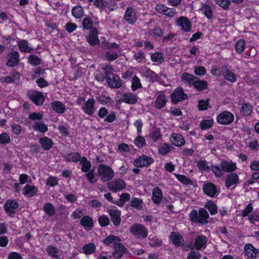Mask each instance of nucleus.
I'll list each match as a JSON object with an SVG mask.
<instances>
[{"label":"nucleus","mask_w":259,"mask_h":259,"mask_svg":"<svg viewBox=\"0 0 259 259\" xmlns=\"http://www.w3.org/2000/svg\"><path fill=\"white\" fill-rule=\"evenodd\" d=\"M97 176L102 182H109L114 177V171L111 167L101 164L98 166Z\"/></svg>","instance_id":"nucleus-1"},{"label":"nucleus","mask_w":259,"mask_h":259,"mask_svg":"<svg viewBox=\"0 0 259 259\" xmlns=\"http://www.w3.org/2000/svg\"><path fill=\"white\" fill-rule=\"evenodd\" d=\"M191 220L195 223L200 224H206L207 223V219L209 218V214L207 211L203 208H200L198 212L193 209L189 214Z\"/></svg>","instance_id":"nucleus-2"},{"label":"nucleus","mask_w":259,"mask_h":259,"mask_svg":"<svg viewBox=\"0 0 259 259\" xmlns=\"http://www.w3.org/2000/svg\"><path fill=\"white\" fill-rule=\"evenodd\" d=\"M131 234L138 239H145L148 234V229L142 224H134L130 228Z\"/></svg>","instance_id":"nucleus-3"},{"label":"nucleus","mask_w":259,"mask_h":259,"mask_svg":"<svg viewBox=\"0 0 259 259\" xmlns=\"http://www.w3.org/2000/svg\"><path fill=\"white\" fill-rule=\"evenodd\" d=\"M203 193L210 198L214 197L220 193L219 189L211 182L204 183L202 187Z\"/></svg>","instance_id":"nucleus-4"},{"label":"nucleus","mask_w":259,"mask_h":259,"mask_svg":"<svg viewBox=\"0 0 259 259\" xmlns=\"http://www.w3.org/2000/svg\"><path fill=\"white\" fill-rule=\"evenodd\" d=\"M234 120V115L227 111L221 112L217 117V122L222 125H229L232 123Z\"/></svg>","instance_id":"nucleus-5"},{"label":"nucleus","mask_w":259,"mask_h":259,"mask_svg":"<svg viewBox=\"0 0 259 259\" xmlns=\"http://www.w3.org/2000/svg\"><path fill=\"white\" fill-rule=\"evenodd\" d=\"M107 186L109 190L116 192L124 189L126 184L124 181L122 179H115L108 183Z\"/></svg>","instance_id":"nucleus-6"},{"label":"nucleus","mask_w":259,"mask_h":259,"mask_svg":"<svg viewBox=\"0 0 259 259\" xmlns=\"http://www.w3.org/2000/svg\"><path fill=\"white\" fill-rule=\"evenodd\" d=\"M153 162L154 160L152 157L143 155L134 160L133 164L136 167H142L148 166Z\"/></svg>","instance_id":"nucleus-7"},{"label":"nucleus","mask_w":259,"mask_h":259,"mask_svg":"<svg viewBox=\"0 0 259 259\" xmlns=\"http://www.w3.org/2000/svg\"><path fill=\"white\" fill-rule=\"evenodd\" d=\"M18 206L19 204L17 201L14 199H9L6 202L4 208L9 215L12 217L16 213Z\"/></svg>","instance_id":"nucleus-8"},{"label":"nucleus","mask_w":259,"mask_h":259,"mask_svg":"<svg viewBox=\"0 0 259 259\" xmlns=\"http://www.w3.org/2000/svg\"><path fill=\"white\" fill-rule=\"evenodd\" d=\"M207 239L206 237L203 235H200L195 238L194 244L193 245H190V248L191 249L195 248L197 250H200L202 249H204L206 246V243Z\"/></svg>","instance_id":"nucleus-9"},{"label":"nucleus","mask_w":259,"mask_h":259,"mask_svg":"<svg viewBox=\"0 0 259 259\" xmlns=\"http://www.w3.org/2000/svg\"><path fill=\"white\" fill-rule=\"evenodd\" d=\"M123 18L129 24H134L138 19L135 10L132 7L127 8Z\"/></svg>","instance_id":"nucleus-10"},{"label":"nucleus","mask_w":259,"mask_h":259,"mask_svg":"<svg viewBox=\"0 0 259 259\" xmlns=\"http://www.w3.org/2000/svg\"><path fill=\"white\" fill-rule=\"evenodd\" d=\"M176 24L185 32L190 31L192 28L191 22L187 18L183 16L180 17L176 20Z\"/></svg>","instance_id":"nucleus-11"},{"label":"nucleus","mask_w":259,"mask_h":259,"mask_svg":"<svg viewBox=\"0 0 259 259\" xmlns=\"http://www.w3.org/2000/svg\"><path fill=\"white\" fill-rule=\"evenodd\" d=\"M244 252L249 259H259V251L251 244L244 246Z\"/></svg>","instance_id":"nucleus-12"},{"label":"nucleus","mask_w":259,"mask_h":259,"mask_svg":"<svg viewBox=\"0 0 259 259\" xmlns=\"http://www.w3.org/2000/svg\"><path fill=\"white\" fill-rule=\"evenodd\" d=\"M239 179L237 174L232 172L227 176L225 181V186L227 188H235L239 183Z\"/></svg>","instance_id":"nucleus-13"},{"label":"nucleus","mask_w":259,"mask_h":259,"mask_svg":"<svg viewBox=\"0 0 259 259\" xmlns=\"http://www.w3.org/2000/svg\"><path fill=\"white\" fill-rule=\"evenodd\" d=\"M220 165L223 171L226 172L232 173V172L234 171L237 169L236 163L232 161H227L226 160H222Z\"/></svg>","instance_id":"nucleus-14"},{"label":"nucleus","mask_w":259,"mask_h":259,"mask_svg":"<svg viewBox=\"0 0 259 259\" xmlns=\"http://www.w3.org/2000/svg\"><path fill=\"white\" fill-rule=\"evenodd\" d=\"M163 198V193L161 189L158 187H155L152 189V200L156 205L159 204Z\"/></svg>","instance_id":"nucleus-15"},{"label":"nucleus","mask_w":259,"mask_h":259,"mask_svg":"<svg viewBox=\"0 0 259 259\" xmlns=\"http://www.w3.org/2000/svg\"><path fill=\"white\" fill-rule=\"evenodd\" d=\"M88 41L91 46L96 45L99 44V40L98 37V31L96 27L92 28L89 34L87 36Z\"/></svg>","instance_id":"nucleus-16"},{"label":"nucleus","mask_w":259,"mask_h":259,"mask_svg":"<svg viewBox=\"0 0 259 259\" xmlns=\"http://www.w3.org/2000/svg\"><path fill=\"white\" fill-rule=\"evenodd\" d=\"M108 212L111 217V221L114 225L118 226L121 223L120 211L115 209H110L108 210Z\"/></svg>","instance_id":"nucleus-17"},{"label":"nucleus","mask_w":259,"mask_h":259,"mask_svg":"<svg viewBox=\"0 0 259 259\" xmlns=\"http://www.w3.org/2000/svg\"><path fill=\"white\" fill-rule=\"evenodd\" d=\"M109 87L112 88H118L120 87L121 82L119 77L115 74H111L106 78Z\"/></svg>","instance_id":"nucleus-18"},{"label":"nucleus","mask_w":259,"mask_h":259,"mask_svg":"<svg viewBox=\"0 0 259 259\" xmlns=\"http://www.w3.org/2000/svg\"><path fill=\"white\" fill-rule=\"evenodd\" d=\"M170 142L177 147H181L185 144V140L183 137L178 133H174L171 135Z\"/></svg>","instance_id":"nucleus-19"},{"label":"nucleus","mask_w":259,"mask_h":259,"mask_svg":"<svg viewBox=\"0 0 259 259\" xmlns=\"http://www.w3.org/2000/svg\"><path fill=\"white\" fill-rule=\"evenodd\" d=\"M95 103V102L93 98L89 99L83 107L84 113L89 115H92L95 110L94 107Z\"/></svg>","instance_id":"nucleus-20"},{"label":"nucleus","mask_w":259,"mask_h":259,"mask_svg":"<svg viewBox=\"0 0 259 259\" xmlns=\"http://www.w3.org/2000/svg\"><path fill=\"white\" fill-rule=\"evenodd\" d=\"M94 226V222L92 218L88 215L82 217V227L87 230L90 231Z\"/></svg>","instance_id":"nucleus-21"},{"label":"nucleus","mask_w":259,"mask_h":259,"mask_svg":"<svg viewBox=\"0 0 259 259\" xmlns=\"http://www.w3.org/2000/svg\"><path fill=\"white\" fill-rule=\"evenodd\" d=\"M114 247L115 250L113 253V256L116 259L121 257L126 250L125 247L120 243L115 245Z\"/></svg>","instance_id":"nucleus-22"},{"label":"nucleus","mask_w":259,"mask_h":259,"mask_svg":"<svg viewBox=\"0 0 259 259\" xmlns=\"http://www.w3.org/2000/svg\"><path fill=\"white\" fill-rule=\"evenodd\" d=\"M37 188L29 185H26L22 190V193L28 197H32L35 195L37 192Z\"/></svg>","instance_id":"nucleus-23"},{"label":"nucleus","mask_w":259,"mask_h":259,"mask_svg":"<svg viewBox=\"0 0 259 259\" xmlns=\"http://www.w3.org/2000/svg\"><path fill=\"white\" fill-rule=\"evenodd\" d=\"M146 34L148 39H152L157 37L162 36L163 35V31L160 28L156 27L149 30Z\"/></svg>","instance_id":"nucleus-24"},{"label":"nucleus","mask_w":259,"mask_h":259,"mask_svg":"<svg viewBox=\"0 0 259 259\" xmlns=\"http://www.w3.org/2000/svg\"><path fill=\"white\" fill-rule=\"evenodd\" d=\"M170 240L176 246H179L184 243V239L180 234L172 232L170 236Z\"/></svg>","instance_id":"nucleus-25"},{"label":"nucleus","mask_w":259,"mask_h":259,"mask_svg":"<svg viewBox=\"0 0 259 259\" xmlns=\"http://www.w3.org/2000/svg\"><path fill=\"white\" fill-rule=\"evenodd\" d=\"M19 54L17 52H14L10 54V59L7 62V65L10 67H15L19 63Z\"/></svg>","instance_id":"nucleus-26"},{"label":"nucleus","mask_w":259,"mask_h":259,"mask_svg":"<svg viewBox=\"0 0 259 259\" xmlns=\"http://www.w3.org/2000/svg\"><path fill=\"white\" fill-rule=\"evenodd\" d=\"M120 241L121 239L119 237L110 235L104 239L103 242L107 245L112 244L115 247V245L120 243Z\"/></svg>","instance_id":"nucleus-27"},{"label":"nucleus","mask_w":259,"mask_h":259,"mask_svg":"<svg viewBox=\"0 0 259 259\" xmlns=\"http://www.w3.org/2000/svg\"><path fill=\"white\" fill-rule=\"evenodd\" d=\"M19 49L21 52L30 53L33 48L29 46L28 41L26 40H21L18 45Z\"/></svg>","instance_id":"nucleus-28"},{"label":"nucleus","mask_w":259,"mask_h":259,"mask_svg":"<svg viewBox=\"0 0 259 259\" xmlns=\"http://www.w3.org/2000/svg\"><path fill=\"white\" fill-rule=\"evenodd\" d=\"M39 142L42 148L45 150H50L52 148L53 144L52 140L47 137L40 138Z\"/></svg>","instance_id":"nucleus-29"},{"label":"nucleus","mask_w":259,"mask_h":259,"mask_svg":"<svg viewBox=\"0 0 259 259\" xmlns=\"http://www.w3.org/2000/svg\"><path fill=\"white\" fill-rule=\"evenodd\" d=\"M181 79L184 83L192 85L195 79H196V77L191 74L185 72L182 74Z\"/></svg>","instance_id":"nucleus-30"},{"label":"nucleus","mask_w":259,"mask_h":259,"mask_svg":"<svg viewBox=\"0 0 259 259\" xmlns=\"http://www.w3.org/2000/svg\"><path fill=\"white\" fill-rule=\"evenodd\" d=\"M204 207L207 208L211 215H214L218 212V207L212 200H208L205 205Z\"/></svg>","instance_id":"nucleus-31"},{"label":"nucleus","mask_w":259,"mask_h":259,"mask_svg":"<svg viewBox=\"0 0 259 259\" xmlns=\"http://www.w3.org/2000/svg\"><path fill=\"white\" fill-rule=\"evenodd\" d=\"M46 251L49 255L56 259H60L59 249L53 245H49L46 248Z\"/></svg>","instance_id":"nucleus-32"},{"label":"nucleus","mask_w":259,"mask_h":259,"mask_svg":"<svg viewBox=\"0 0 259 259\" xmlns=\"http://www.w3.org/2000/svg\"><path fill=\"white\" fill-rule=\"evenodd\" d=\"M51 106L54 110L59 113H63L65 110V107L63 103L59 101H54L51 103Z\"/></svg>","instance_id":"nucleus-33"},{"label":"nucleus","mask_w":259,"mask_h":259,"mask_svg":"<svg viewBox=\"0 0 259 259\" xmlns=\"http://www.w3.org/2000/svg\"><path fill=\"white\" fill-rule=\"evenodd\" d=\"M130 205L138 210H141L143 208V201L141 199L133 197L131 201Z\"/></svg>","instance_id":"nucleus-34"},{"label":"nucleus","mask_w":259,"mask_h":259,"mask_svg":"<svg viewBox=\"0 0 259 259\" xmlns=\"http://www.w3.org/2000/svg\"><path fill=\"white\" fill-rule=\"evenodd\" d=\"M252 112V107L249 103H244L242 104L240 112L243 116H247L251 114Z\"/></svg>","instance_id":"nucleus-35"},{"label":"nucleus","mask_w":259,"mask_h":259,"mask_svg":"<svg viewBox=\"0 0 259 259\" xmlns=\"http://www.w3.org/2000/svg\"><path fill=\"white\" fill-rule=\"evenodd\" d=\"M192 85L197 90L200 91L204 90L206 88L207 86V83L206 81L199 80L197 77H196V79H195Z\"/></svg>","instance_id":"nucleus-36"},{"label":"nucleus","mask_w":259,"mask_h":259,"mask_svg":"<svg viewBox=\"0 0 259 259\" xmlns=\"http://www.w3.org/2000/svg\"><path fill=\"white\" fill-rule=\"evenodd\" d=\"M198 169L202 172H209L210 170V167L208 165L207 161L205 160H200L197 163Z\"/></svg>","instance_id":"nucleus-37"},{"label":"nucleus","mask_w":259,"mask_h":259,"mask_svg":"<svg viewBox=\"0 0 259 259\" xmlns=\"http://www.w3.org/2000/svg\"><path fill=\"white\" fill-rule=\"evenodd\" d=\"M33 128L34 131L40 133H45L48 131L47 126L42 121L35 122Z\"/></svg>","instance_id":"nucleus-38"},{"label":"nucleus","mask_w":259,"mask_h":259,"mask_svg":"<svg viewBox=\"0 0 259 259\" xmlns=\"http://www.w3.org/2000/svg\"><path fill=\"white\" fill-rule=\"evenodd\" d=\"M213 122L212 119L203 120L200 122L199 127L202 130H207L212 126Z\"/></svg>","instance_id":"nucleus-39"},{"label":"nucleus","mask_w":259,"mask_h":259,"mask_svg":"<svg viewBox=\"0 0 259 259\" xmlns=\"http://www.w3.org/2000/svg\"><path fill=\"white\" fill-rule=\"evenodd\" d=\"M65 159L68 162H77L80 158L78 153H71L64 156Z\"/></svg>","instance_id":"nucleus-40"},{"label":"nucleus","mask_w":259,"mask_h":259,"mask_svg":"<svg viewBox=\"0 0 259 259\" xmlns=\"http://www.w3.org/2000/svg\"><path fill=\"white\" fill-rule=\"evenodd\" d=\"M28 62L32 66L39 65L42 60L36 55H30L28 58Z\"/></svg>","instance_id":"nucleus-41"},{"label":"nucleus","mask_w":259,"mask_h":259,"mask_svg":"<svg viewBox=\"0 0 259 259\" xmlns=\"http://www.w3.org/2000/svg\"><path fill=\"white\" fill-rule=\"evenodd\" d=\"M200 10L208 19L211 18L212 13L211 8L209 6L206 4H203L202 5Z\"/></svg>","instance_id":"nucleus-42"},{"label":"nucleus","mask_w":259,"mask_h":259,"mask_svg":"<svg viewBox=\"0 0 259 259\" xmlns=\"http://www.w3.org/2000/svg\"><path fill=\"white\" fill-rule=\"evenodd\" d=\"M210 170L218 178H221L223 175V170L220 165H212L210 166Z\"/></svg>","instance_id":"nucleus-43"},{"label":"nucleus","mask_w":259,"mask_h":259,"mask_svg":"<svg viewBox=\"0 0 259 259\" xmlns=\"http://www.w3.org/2000/svg\"><path fill=\"white\" fill-rule=\"evenodd\" d=\"M118 57L117 53L114 51H107L104 55V58L108 61H112L117 59Z\"/></svg>","instance_id":"nucleus-44"},{"label":"nucleus","mask_w":259,"mask_h":259,"mask_svg":"<svg viewBox=\"0 0 259 259\" xmlns=\"http://www.w3.org/2000/svg\"><path fill=\"white\" fill-rule=\"evenodd\" d=\"M82 249L84 253L90 254L95 251L96 246L94 243H89L84 245Z\"/></svg>","instance_id":"nucleus-45"},{"label":"nucleus","mask_w":259,"mask_h":259,"mask_svg":"<svg viewBox=\"0 0 259 259\" xmlns=\"http://www.w3.org/2000/svg\"><path fill=\"white\" fill-rule=\"evenodd\" d=\"M174 175L179 182L184 185H187L192 183L191 180L184 175L177 174H174Z\"/></svg>","instance_id":"nucleus-46"},{"label":"nucleus","mask_w":259,"mask_h":259,"mask_svg":"<svg viewBox=\"0 0 259 259\" xmlns=\"http://www.w3.org/2000/svg\"><path fill=\"white\" fill-rule=\"evenodd\" d=\"M45 212L49 216H53L55 214V210L53 205L50 203H46L44 206Z\"/></svg>","instance_id":"nucleus-47"},{"label":"nucleus","mask_w":259,"mask_h":259,"mask_svg":"<svg viewBox=\"0 0 259 259\" xmlns=\"http://www.w3.org/2000/svg\"><path fill=\"white\" fill-rule=\"evenodd\" d=\"M85 177L90 183H95L98 180V177L95 174L93 170H92L85 174Z\"/></svg>","instance_id":"nucleus-48"},{"label":"nucleus","mask_w":259,"mask_h":259,"mask_svg":"<svg viewBox=\"0 0 259 259\" xmlns=\"http://www.w3.org/2000/svg\"><path fill=\"white\" fill-rule=\"evenodd\" d=\"M245 42L244 40L240 39L236 44L235 49L237 53L241 54L245 48Z\"/></svg>","instance_id":"nucleus-49"},{"label":"nucleus","mask_w":259,"mask_h":259,"mask_svg":"<svg viewBox=\"0 0 259 259\" xmlns=\"http://www.w3.org/2000/svg\"><path fill=\"white\" fill-rule=\"evenodd\" d=\"M151 59L153 62L159 63H162L164 60L162 54L159 52H156L152 54L151 56Z\"/></svg>","instance_id":"nucleus-50"},{"label":"nucleus","mask_w":259,"mask_h":259,"mask_svg":"<svg viewBox=\"0 0 259 259\" xmlns=\"http://www.w3.org/2000/svg\"><path fill=\"white\" fill-rule=\"evenodd\" d=\"M91 162L87 160V158L85 157H82V171H88L91 168Z\"/></svg>","instance_id":"nucleus-51"},{"label":"nucleus","mask_w":259,"mask_h":259,"mask_svg":"<svg viewBox=\"0 0 259 259\" xmlns=\"http://www.w3.org/2000/svg\"><path fill=\"white\" fill-rule=\"evenodd\" d=\"M224 76L225 79L231 82H234L236 80L237 77L236 75L231 71L227 70L225 72Z\"/></svg>","instance_id":"nucleus-52"},{"label":"nucleus","mask_w":259,"mask_h":259,"mask_svg":"<svg viewBox=\"0 0 259 259\" xmlns=\"http://www.w3.org/2000/svg\"><path fill=\"white\" fill-rule=\"evenodd\" d=\"M215 4L224 9H227L231 4V0H214Z\"/></svg>","instance_id":"nucleus-53"},{"label":"nucleus","mask_w":259,"mask_h":259,"mask_svg":"<svg viewBox=\"0 0 259 259\" xmlns=\"http://www.w3.org/2000/svg\"><path fill=\"white\" fill-rule=\"evenodd\" d=\"M142 85L140 79L137 76H134L132 78V87L133 90H136L141 88Z\"/></svg>","instance_id":"nucleus-54"},{"label":"nucleus","mask_w":259,"mask_h":259,"mask_svg":"<svg viewBox=\"0 0 259 259\" xmlns=\"http://www.w3.org/2000/svg\"><path fill=\"white\" fill-rule=\"evenodd\" d=\"M171 150V147L170 145L166 144H162L159 148V153L164 155L169 152Z\"/></svg>","instance_id":"nucleus-55"},{"label":"nucleus","mask_w":259,"mask_h":259,"mask_svg":"<svg viewBox=\"0 0 259 259\" xmlns=\"http://www.w3.org/2000/svg\"><path fill=\"white\" fill-rule=\"evenodd\" d=\"M134 143L138 147L141 148L145 146V140L144 137L139 135L134 141Z\"/></svg>","instance_id":"nucleus-56"},{"label":"nucleus","mask_w":259,"mask_h":259,"mask_svg":"<svg viewBox=\"0 0 259 259\" xmlns=\"http://www.w3.org/2000/svg\"><path fill=\"white\" fill-rule=\"evenodd\" d=\"M98 222L101 227H105L109 224V219L107 216L103 215L99 218Z\"/></svg>","instance_id":"nucleus-57"},{"label":"nucleus","mask_w":259,"mask_h":259,"mask_svg":"<svg viewBox=\"0 0 259 259\" xmlns=\"http://www.w3.org/2000/svg\"><path fill=\"white\" fill-rule=\"evenodd\" d=\"M134 58L139 63H144L145 62V54L141 51L135 53L134 55Z\"/></svg>","instance_id":"nucleus-58"},{"label":"nucleus","mask_w":259,"mask_h":259,"mask_svg":"<svg viewBox=\"0 0 259 259\" xmlns=\"http://www.w3.org/2000/svg\"><path fill=\"white\" fill-rule=\"evenodd\" d=\"M185 94L183 89L181 87L177 88L171 95L170 97H184Z\"/></svg>","instance_id":"nucleus-59"},{"label":"nucleus","mask_w":259,"mask_h":259,"mask_svg":"<svg viewBox=\"0 0 259 259\" xmlns=\"http://www.w3.org/2000/svg\"><path fill=\"white\" fill-rule=\"evenodd\" d=\"M248 220L252 224H255L259 221V213L254 211L250 215H248Z\"/></svg>","instance_id":"nucleus-60"},{"label":"nucleus","mask_w":259,"mask_h":259,"mask_svg":"<svg viewBox=\"0 0 259 259\" xmlns=\"http://www.w3.org/2000/svg\"><path fill=\"white\" fill-rule=\"evenodd\" d=\"M12 132L16 135H19L22 133V128L21 126L18 124H13L11 125Z\"/></svg>","instance_id":"nucleus-61"},{"label":"nucleus","mask_w":259,"mask_h":259,"mask_svg":"<svg viewBox=\"0 0 259 259\" xmlns=\"http://www.w3.org/2000/svg\"><path fill=\"white\" fill-rule=\"evenodd\" d=\"M10 137L7 134L3 133L0 135V143L6 145L10 143Z\"/></svg>","instance_id":"nucleus-62"},{"label":"nucleus","mask_w":259,"mask_h":259,"mask_svg":"<svg viewBox=\"0 0 259 259\" xmlns=\"http://www.w3.org/2000/svg\"><path fill=\"white\" fill-rule=\"evenodd\" d=\"M72 14L76 18H81V7H74L72 9Z\"/></svg>","instance_id":"nucleus-63"},{"label":"nucleus","mask_w":259,"mask_h":259,"mask_svg":"<svg viewBox=\"0 0 259 259\" xmlns=\"http://www.w3.org/2000/svg\"><path fill=\"white\" fill-rule=\"evenodd\" d=\"M201 254L199 252L191 250L187 256V259H199Z\"/></svg>","instance_id":"nucleus-64"}]
</instances>
